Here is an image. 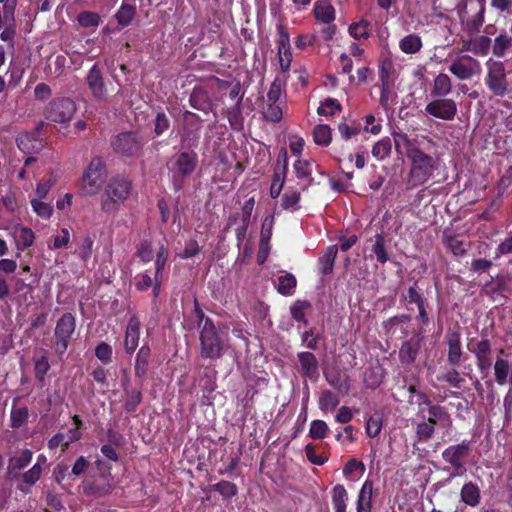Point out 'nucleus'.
<instances>
[{
    "label": "nucleus",
    "instance_id": "55",
    "mask_svg": "<svg viewBox=\"0 0 512 512\" xmlns=\"http://www.w3.org/2000/svg\"><path fill=\"white\" fill-rule=\"evenodd\" d=\"M512 39L507 36H498L493 44V54L497 57H502L506 50L510 47Z\"/></svg>",
    "mask_w": 512,
    "mask_h": 512
},
{
    "label": "nucleus",
    "instance_id": "21",
    "mask_svg": "<svg viewBox=\"0 0 512 512\" xmlns=\"http://www.w3.org/2000/svg\"><path fill=\"white\" fill-rule=\"evenodd\" d=\"M373 483L366 480L358 494L357 512H371Z\"/></svg>",
    "mask_w": 512,
    "mask_h": 512
},
{
    "label": "nucleus",
    "instance_id": "20",
    "mask_svg": "<svg viewBox=\"0 0 512 512\" xmlns=\"http://www.w3.org/2000/svg\"><path fill=\"white\" fill-rule=\"evenodd\" d=\"M12 235L16 241V246L20 250L30 247L35 239V234L32 229L17 225L12 230Z\"/></svg>",
    "mask_w": 512,
    "mask_h": 512
},
{
    "label": "nucleus",
    "instance_id": "11",
    "mask_svg": "<svg viewBox=\"0 0 512 512\" xmlns=\"http://www.w3.org/2000/svg\"><path fill=\"white\" fill-rule=\"evenodd\" d=\"M425 113L442 120H452L457 113V104L453 99L440 98L429 102Z\"/></svg>",
    "mask_w": 512,
    "mask_h": 512
},
{
    "label": "nucleus",
    "instance_id": "28",
    "mask_svg": "<svg viewBox=\"0 0 512 512\" xmlns=\"http://www.w3.org/2000/svg\"><path fill=\"white\" fill-rule=\"evenodd\" d=\"M296 278L293 274L285 272L277 279V291L282 295H292L296 288Z\"/></svg>",
    "mask_w": 512,
    "mask_h": 512
},
{
    "label": "nucleus",
    "instance_id": "24",
    "mask_svg": "<svg viewBox=\"0 0 512 512\" xmlns=\"http://www.w3.org/2000/svg\"><path fill=\"white\" fill-rule=\"evenodd\" d=\"M348 493L345 487L337 484L332 489V504L335 512H347Z\"/></svg>",
    "mask_w": 512,
    "mask_h": 512
},
{
    "label": "nucleus",
    "instance_id": "60",
    "mask_svg": "<svg viewBox=\"0 0 512 512\" xmlns=\"http://www.w3.org/2000/svg\"><path fill=\"white\" fill-rule=\"evenodd\" d=\"M17 144L19 149H21L23 152H29L30 150H39L41 148V143L38 141H35L32 143V137L30 135H21L17 139Z\"/></svg>",
    "mask_w": 512,
    "mask_h": 512
},
{
    "label": "nucleus",
    "instance_id": "44",
    "mask_svg": "<svg viewBox=\"0 0 512 512\" xmlns=\"http://www.w3.org/2000/svg\"><path fill=\"white\" fill-rule=\"evenodd\" d=\"M285 88V81L276 77L267 93V102H279Z\"/></svg>",
    "mask_w": 512,
    "mask_h": 512
},
{
    "label": "nucleus",
    "instance_id": "14",
    "mask_svg": "<svg viewBox=\"0 0 512 512\" xmlns=\"http://www.w3.org/2000/svg\"><path fill=\"white\" fill-rule=\"evenodd\" d=\"M423 404L428 407L427 421L446 429V432L449 433L452 428V419L445 409L438 405H432L428 400H425Z\"/></svg>",
    "mask_w": 512,
    "mask_h": 512
},
{
    "label": "nucleus",
    "instance_id": "58",
    "mask_svg": "<svg viewBox=\"0 0 512 512\" xmlns=\"http://www.w3.org/2000/svg\"><path fill=\"white\" fill-rule=\"evenodd\" d=\"M92 248L93 240L90 237L86 236L81 240L76 253L84 262H86L92 255Z\"/></svg>",
    "mask_w": 512,
    "mask_h": 512
},
{
    "label": "nucleus",
    "instance_id": "29",
    "mask_svg": "<svg viewBox=\"0 0 512 512\" xmlns=\"http://www.w3.org/2000/svg\"><path fill=\"white\" fill-rule=\"evenodd\" d=\"M452 90L451 79L447 74L440 73L434 79L432 94L436 96H446Z\"/></svg>",
    "mask_w": 512,
    "mask_h": 512
},
{
    "label": "nucleus",
    "instance_id": "61",
    "mask_svg": "<svg viewBox=\"0 0 512 512\" xmlns=\"http://www.w3.org/2000/svg\"><path fill=\"white\" fill-rule=\"evenodd\" d=\"M96 357L103 363L107 364L112 359V348L107 343H100L95 349Z\"/></svg>",
    "mask_w": 512,
    "mask_h": 512
},
{
    "label": "nucleus",
    "instance_id": "19",
    "mask_svg": "<svg viewBox=\"0 0 512 512\" xmlns=\"http://www.w3.org/2000/svg\"><path fill=\"white\" fill-rule=\"evenodd\" d=\"M140 323L136 318H131L126 329L124 346L127 353H132L138 346Z\"/></svg>",
    "mask_w": 512,
    "mask_h": 512
},
{
    "label": "nucleus",
    "instance_id": "54",
    "mask_svg": "<svg viewBox=\"0 0 512 512\" xmlns=\"http://www.w3.org/2000/svg\"><path fill=\"white\" fill-rule=\"evenodd\" d=\"M32 455H33V453L30 450H28V449L22 450L18 456L11 459L10 464H11L12 468L18 469V470L24 468L31 462Z\"/></svg>",
    "mask_w": 512,
    "mask_h": 512
},
{
    "label": "nucleus",
    "instance_id": "1",
    "mask_svg": "<svg viewBox=\"0 0 512 512\" xmlns=\"http://www.w3.org/2000/svg\"><path fill=\"white\" fill-rule=\"evenodd\" d=\"M132 183L122 175L112 177L104 187L101 195V210L106 214L115 213L127 201L131 194Z\"/></svg>",
    "mask_w": 512,
    "mask_h": 512
},
{
    "label": "nucleus",
    "instance_id": "53",
    "mask_svg": "<svg viewBox=\"0 0 512 512\" xmlns=\"http://www.w3.org/2000/svg\"><path fill=\"white\" fill-rule=\"evenodd\" d=\"M200 252V247L196 240L190 239L185 243L183 251L177 252L176 257L180 259H189Z\"/></svg>",
    "mask_w": 512,
    "mask_h": 512
},
{
    "label": "nucleus",
    "instance_id": "13",
    "mask_svg": "<svg viewBox=\"0 0 512 512\" xmlns=\"http://www.w3.org/2000/svg\"><path fill=\"white\" fill-rule=\"evenodd\" d=\"M197 164V155L194 152H181L177 154L173 161L171 170L174 174L182 176L190 175Z\"/></svg>",
    "mask_w": 512,
    "mask_h": 512
},
{
    "label": "nucleus",
    "instance_id": "52",
    "mask_svg": "<svg viewBox=\"0 0 512 512\" xmlns=\"http://www.w3.org/2000/svg\"><path fill=\"white\" fill-rule=\"evenodd\" d=\"M78 22L82 27H97L100 23V17L97 13L85 11L78 15Z\"/></svg>",
    "mask_w": 512,
    "mask_h": 512
},
{
    "label": "nucleus",
    "instance_id": "38",
    "mask_svg": "<svg viewBox=\"0 0 512 512\" xmlns=\"http://www.w3.org/2000/svg\"><path fill=\"white\" fill-rule=\"evenodd\" d=\"M328 383L333 386L338 392L347 394L350 390V382L348 376H341L340 374H326Z\"/></svg>",
    "mask_w": 512,
    "mask_h": 512
},
{
    "label": "nucleus",
    "instance_id": "39",
    "mask_svg": "<svg viewBox=\"0 0 512 512\" xmlns=\"http://www.w3.org/2000/svg\"><path fill=\"white\" fill-rule=\"evenodd\" d=\"M391 141L389 138H383L376 142L372 148V155L377 160H384L391 153Z\"/></svg>",
    "mask_w": 512,
    "mask_h": 512
},
{
    "label": "nucleus",
    "instance_id": "4",
    "mask_svg": "<svg viewBox=\"0 0 512 512\" xmlns=\"http://www.w3.org/2000/svg\"><path fill=\"white\" fill-rule=\"evenodd\" d=\"M457 13L469 32H477L484 22L485 0H463L457 5Z\"/></svg>",
    "mask_w": 512,
    "mask_h": 512
},
{
    "label": "nucleus",
    "instance_id": "43",
    "mask_svg": "<svg viewBox=\"0 0 512 512\" xmlns=\"http://www.w3.org/2000/svg\"><path fill=\"white\" fill-rule=\"evenodd\" d=\"M415 432L419 442H427L435 432V425L428 421H422L417 424Z\"/></svg>",
    "mask_w": 512,
    "mask_h": 512
},
{
    "label": "nucleus",
    "instance_id": "2",
    "mask_svg": "<svg viewBox=\"0 0 512 512\" xmlns=\"http://www.w3.org/2000/svg\"><path fill=\"white\" fill-rule=\"evenodd\" d=\"M196 313L200 321H204L200 332L201 356L207 359H218L228 348L225 339L219 335L211 319L196 307Z\"/></svg>",
    "mask_w": 512,
    "mask_h": 512
},
{
    "label": "nucleus",
    "instance_id": "16",
    "mask_svg": "<svg viewBox=\"0 0 512 512\" xmlns=\"http://www.w3.org/2000/svg\"><path fill=\"white\" fill-rule=\"evenodd\" d=\"M301 372L304 377L316 380L319 376L318 362L316 357L310 352H301L298 354Z\"/></svg>",
    "mask_w": 512,
    "mask_h": 512
},
{
    "label": "nucleus",
    "instance_id": "18",
    "mask_svg": "<svg viewBox=\"0 0 512 512\" xmlns=\"http://www.w3.org/2000/svg\"><path fill=\"white\" fill-rule=\"evenodd\" d=\"M169 255L168 248L165 244L161 243L158 247L157 253H156V259H155V285H154V295L157 296L160 290L161 285V275L162 270L165 267V264L167 262Z\"/></svg>",
    "mask_w": 512,
    "mask_h": 512
},
{
    "label": "nucleus",
    "instance_id": "42",
    "mask_svg": "<svg viewBox=\"0 0 512 512\" xmlns=\"http://www.w3.org/2000/svg\"><path fill=\"white\" fill-rule=\"evenodd\" d=\"M135 7L128 4H122L116 13V19L122 26H127L131 23L135 16Z\"/></svg>",
    "mask_w": 512,
    "mask_h": 512
},
{
    "label": "nucleus",
    "instance_id": "41",
    "mask_svg": "<svg viewBox=\"0 0 512 512\" xmlns=\"http://www.w3.org/2000/svg\"><path fill=\"white\" fill-rule=\"evenodd\" d=\"M264 116L272 122H279L283 116V104L281 102H267Z\"/></svg>",
    "mask_w": 512,
    "mask_h": 512
},
{
    "label": "nucleus",
    "instance_id": "63",
    "mask_svg": "<svg viewBox=\"0 0 512 512\" xmlns=\"http://www.w3.org/2000/svg\"><path fill=\"white\" fill-rule=\"evenodd\" d=\"M395 148L399 153H406L407 149L415 148L405 134H396L394 137Z\"/></svg>",
    "mask_w": 512,
    "mask_h": 512
},
{
    "label": "nucleus",
    "instance_id": "10",
    "mask_svg": "<svg viewBox=\"0 0 512 512\" xmlns=\"http://www.w3.org/2000/svg\"><path fill=\"white\" fill-rule=\"evenodd\" d=\"M75 327V317L71 313H65L57 321L55 327V349L57 353L63 354L67 350L69 339L74 333Z\"/></svg>",
    "mask_w": 512,
    "mask_h": 512
},
{
    "label": "nucleus",
    "instance_id": "30",
    "mask_svg": "<svg viewBox=\"0 0 512 512\" xmlns=\"http://www.w3.org/2000/svg\"><path fill=\"white\" fill-rule=\"evenodd\" d=\"M339 403L338 396L329 390L323 391L318 400L319 408L324 413L332 412Z\"/></svg>",
    "mask_w": 512,
    "mask_h": 512
},
{
    "label": "nucleus",
    "instance_id": "35",
    "mask_svg": "<svg viewBox=\"0 0 512 512\" xmlns=\"http://www.w3.org/2000/svg\"><path fill=\"white\" fill-rule=\"evenodd\" d=\"M418 340L411 339L405 342L399 352L402 362L411 363L416 359L418 353Z\"/></svg>",
    "mask_w": 512,
    "mask_h": 512
},
{
    "label": "nucleus",
    "instance_id": "22",
    "mask_svg": "<svg viewBox=\"0 0 512 512\" xmlns=\"http://www.w3.org/2000/svg\"><path fill=\"white\" fill-rule=\"evenodd\" d=\"M491 39L487 36L471 38L463 45V51H470L476 55H485L489 51Z\"/></svg>",
    "mask_w": 512,
    "mask_h": 512
},
{
    "label": "nucleus",
    "instance_id": "51",
    "mask_svg": "<svg viewBox=\"0 0 512 512\" xmlns=\"http://www.w3.org/2000/svg\"><path fill=\"white\" fill-rule=\"evenodd\" d=\"M327 424L322 420H314L310 424L309 435L313 439H323L328 432Z\"/></svg>",
    "mask_w": 512,
    "mask_h": 512
},
{
    "label": "nucleus",
    "instance_id": "36",
    "mask_svg": "<svg viewBox=\"0 0 512 512\" xmlns=\"http://www.w3.org/2000/svg\"><path fill=\"white\" fill-rule=\"evenodd\" d=\"M337 252L338 248L336 245H331L325 250L324 254L320 258L323 274H328L332 271Z\"/></svg>",
    "mask_w": 512,
    "mask_h": 512
},
{
    "label": "nucleus",
    "instance_id": "15",
    "mask_svg": "<svg viewBox=\"0 0 512 512\" xmlns=\"http://www.w3.org/2000/svg\"><path fill=\"white\" fill-rule=\"evenodd\" d=\"M114 149L124 155H133L140 149L141 143L134 133H122L113 142Z\"/></svg>",
    "mask_w": 512,
    "mask_h": 512
},
{
    "label": "nucleus",
    "instance_id": "26",
    "mask_svg": "<svg viewBox=\"0 0 512 512\" xmlns=\"http://www.w3.org/2000/svg\"><path fill=\"white\" fill-rule=\"evenodd\" d=\"M70 232L67 228H61L56 231L49 240L47 241V247L49 250H59L65 248L70 243Z\"/></svg>",
    "mask_w": 512,
    "mask_h": 512
},
{
    "label": "nucleus",
    "instance_id": "27",
    "mask_svg": "<svg viewBox=\"0 0 512 512\" xmlns=\"http://www.w3.org/2000/svg\"><path fill=\"white\" fill-rule=\"evenodd\" d=\"M286 172L287 161L286 156L284 155V165L282 168H276L274 178L270 187V195L272 198H277L280 195L285 182Z\"/></svg>",
    "mask_w": 512,
    "mask_h": 512
},
{
    "label": "nucleus",
    "instance_id": "7",
    "mask_svg": "<svg viewBox=\"0 0 512 512\" xmlns=\"http://www.w3.org/2000/svg\"><path fill=\"white\" fill-rule=\"evenodd\" d=\"M76 111V105L70 98H56L52 100L45 109V116L48 120L67 124Z\"/></svg>",
    "mask_w": 512,
    "mask_h": 512
},
{
    "label": "nucleus",
    "instance_id": "17",
    "mask_svg": "<svg viewBox=\"0 0 512 512\" xmlns=\"http://www.w3.org/2000/svg\"><path fill=\"white\" fill-rule=\"evenodd\" d=\"M494 376L498 385L512 383V361L509 362L499 355L494 363Z\"/></svg>",
    "mask_w": 512,
    "mask_h": 512
},
{
    "label": "nucleus",
    "instance_id": "23",
    "mask_svg": "<svg viewBox=\"0 0 512 512\" xmlns=\"http://www.w3.org/2000/svg\"><path fill=\"white\" fill-rule=\"evenodd\" d=\"M460 496L461 501L468 506L475 507L480 503V489L473 482H467L463 485Z\"/></svg>",
    "mask_w": 512,
    "mask_h": 512
},
{
    "label": "nucleus",
    "instance_id": "57",
    "mask_svg": "<svg viewBox=\"0 0 512 512\" xmlns=\"http://www.w3.org/2000/svg\"><path fill=\"white\" fill-rule=\"evenodd\" d=\"M56 181V175L54 173H51L47 179L43 180L37 185L36 196L39 199H44L47 196L50 188L56 183Z\"/></svg>",
    "mask_w": 512,
    "mask_h": 512
},
{
    "label": "nucleus",
    "instance_id": "59",
    "mask_svg": "<svg viewBox=\"0 0 512 512\" xmlns=\"http://www.w3.org/2000/svg\"><path fill=\"white\" fill-rule=\"evenodd\" d=\"M50 369L48 358L45 355L40 356L35 361V375L40 382H44L45 375Z\"/></svg>",
    "mask_w": 512,
    "mask_h": 512
},
{
    "label": "nucleus",
    "instance_id": "12",
    "mask_svg": "<svg viewBox=\"0 0 512 512\" xmlns=\"http://www.w3.org/2000/svg\"><path fill=\"white\" fill-rule=\"evenodd\" d=\"M86 81L89 90L95 99L102 102H106L108 100V88L98 64H94L90 68Z\"/></svg>",
    "mask_w": 512,
    "mask_h": 512
},
{
    "label": "nucleus",
    "instance_id": "47",
    "mask_svg": "<svg viewBox=\"0 0 512 512\" xmlns=\"http://www.w3.org/2000/svg\"><path fill=\"white\" fill-rule=\"evenodd\" d=\"M31 205L33 211L41 218L48 219L52 215L53 207L46 202H43L42 199H32Z\"/></svg>",
    "mask_w": 512,
    "mask_h": 512
},
{
    "label": "nucleus",
    "instance_id": "64",
    "mask_svg": "<svg viewBox=\"0 0 512 512\" xmlns=\"http://www.w3.org/2000/svg\"><path fill=\"white\" fill-rule=\"evenodd\" d=\"M446 243L452 253L456 256H461L466 251L464 243L457 237L447 238Z\"/></svg>",
    "mask_w": 512,
    "mask_h": 512
},
{
    "label": "nucleus",
    "instance_id": "46",
    "mask_svg": "<svg viewBox=\"0 0 512 512\" xmlns=\"http://www.w3.org/2000/svg\"><path fill=\"white\" fill-rule=\"evenodd\" d=\"M294 172L298 179L306 181L307 184L310 182L312 168L308 161L298 160L294 164Z\"/></svg>",
    "mask_w": 512,
    "mask_h": 512
},
{
    "label": "nucleus",
    "instance_id": "5",
    "mask_svg": "<svg viewBox=\"0 0 512 512\" xmlns=\"http://www.w3.org/2000/svg\"><path fill=\"white\" fill-rule=\"evenodd\" d=\"M105 179V166L101 158H93L82 176L84 194L92 196L99 192Z\"/></svg>",
    "mask_w": 512,
    "mask_h": 512
},
{
    "label": "nucleus",
    "instance_id": "40",
    "mask_svg": "<svg viewBox=\"0 0 512 512\" xmlns=\"http://www.w3.org/2000/svg\"><path fill=\"white\" fill-rule=\"evenodd\" d=\"M4 19L6 22V25L2 28L3 31L0 34V38L4 42H8L11 45L13 44V39L15 36V29H14V17L13 14H9L8 12L4 13Z\"/></svg>",
    "mask_w": 512,
    "mask_h": 512
},
{
    "label": "nucleus",
    "instance_id": "31",
    "mask_svg": "<svg viewBox=\"0 0 512 512\" xmlns=\"http://www.w3.org/2000/svg\"><path fill=\"white\" fill-rule=\"evenodd\" d=\"M315 17L324 22L331 23L335 19V9L327 2H317L314 7Z\"/></svg>",
    "mask_w": 512,
    "mask_h": 512
},
{
    "label": "nucleus",
    "instance_id": "25",
    "mask_svg": "<svg viewBox=\"0 0 512 512\" xmlns=\"http://www.w3.org/2000/svg\"><path fill=\"white\" fill-rule=\"evenodd\" d=\"M190 104L193 108L205 113L211 110V103L209 101L207 92L201 88L193 90L190 96Z\"/></svg>",
    "mask_w": 512,
    "mask_h": 512
},
{
    "label": "nucleus",
    "instance_id": "62",
    "mask_svg": "<svg viewBox=\"0 0 512 512\" xmlns=\"http://www.w3.org/2000/svg\"><path fill=\"white\" fill-rule=\"evenodd\" d=\"M28 418V410L26 408H15L11 411L12 426L18 428L22 426Z\"/></svg>",
    "mask_w": 512,
    "mask_h": 512
},
{
    "label": "nucleus",
    "instance_id": "56",
    "mask_svg": "<svg viewBox=\"0 0 512 512\" xmlns=\"http://www.w3.org/2000/svg\"><path fill=\"white\" fill-rule=\"evenodd\" d=\"M300 200V193L298 191H287L282 197L283 209L296 210Z\"/></svg>",
    "mask_w": 512,
    "mask_h": 512
},
{
    "label": "nucleus",
    "instance_id": "50",
    "mask_svg": "<svg viewBox=\"0 0 512 512\" xmlns=\"http://www.w3.org/2000/svg\"><path fill=\"white\" fill-rule=\"evenodd\" d=\"M396 95L392 92L390 83H382L380 104L384 109H388L395 102Z\"/></svg>",
    "mask_w": 512,
    "mask_h": 512
},
{
    "label": "nucleus",
    "instance_id": "6",
    "mask_svg": "<svg viewBox=\"0 0 512 512\" xmlns=\"http://www.w3.org/2000/svg\"><path fill=\"white\" fill-rule=\"evenodd\" d=\"M485 84L493 95L497 97L506 95L509 82L506 77L505 66L501 61H488Z\"/></svg>",
    "mask_w": 512,
    "mask_h": 512
},
{
    "label": "nucleus",
    "instance_id": "3",
    "mask_svg": "<svg viewBox=\"0 0 512 512\" xmlns=\"http://www.w3.org/2000/svg\"><path fill=\"white\" fill-rule=\"evenodd\" d=\"M407 157L411 161L409 185L416 187L426 183L437 167L434 158L418 148L407 149Z\"/></svg>",
    "mask_w": 512,
    "mask_h": 512
},
{
    "label": "nucleus",
    "instance_id": "45",
    "mask_svg": "<svg viewBox=\"0 0 512 512\" xmlns=\"http://www.w3.org/2000/svg\"><path fill=\"white\" fill-rule=\"evenodd\" d=\"M372 251L376 256V259L380 263H386L388 261V254L385 248V242L382 235L377 234L375 236V243L373 244Z\"/></svg>",
    "mask_w": 512,
    "mask_h": 512
},
{
    "label": "nucleus",
    "instance_id": "33",
    "mask_svg": "<svg viewBox=\"0 0 512 512\" xmlns=\"http://www.w3.org/2000/svg\"><path fill=\"white\" fill-rule=\"evenodd\" d=\"M313 139L317 145L328 146L332 140L331 129L326 124H319L313 130Z\"/></svg>",
    "mask_w": 512,
    "mask_h": 512
},
{
    "label": "nucleus",
    "instance_id": "32",
    "mask_svg": "<svg viewBox=\"0 0 512 512\" xmlns=\"http://www.w3.org/2000/svg\"><path fill=\"white\" fill-rule=\"evenodd\" d=\"M399 47L406 54H414L422 47L421 38L415 34H409L401 39Z\"/></svg>",
    "mask_w": 512,
    "mask_h": 512
},
{
    "label": "nucleus",
    "instance_id": "34",
    "mask_svg": "<svg viewBox=\"0 0 512 512\" xmlns=\"http://www.w3.org/2000/svg\"><path fill=\"white\" fill-rule=\"evenodd\" d=\"M370 25L368 20L361 19L349 26V34L354 39H367L370 36Z\"/></svg>",
    "mask_w": 512,
    "mask_h": 512
},
{
    "label": "nucleus",
    "instance_id": "49",
    "mask_svg": "<svg viewBox=\"0 0 512 512\" xmlns=\"http://www.w3.org/2000/svg\"><path fill=\"white\" fill-rule=\"evenodd\" d=\"M382 430V417L379 414L372 415L366 422V434L376 437Z\"/></svg>",
    "mask_w": 512,
    "mask_h": 512
},
{
    "label": "nucleus",
    "instance_id": "48",
    "mask_svg": "<svg viewBox=\"0 0 512 512\" xmlns=\"http://www.w3.org/2000/svg\"><path fill=\"white\" fill-rule=\"evenodd\" d=\"M341 110L340 104L333 98H327L317 109L319 115L332 116Z\"/></svg>",
    "mask_w": 512,
    "mask_h": 512
},
{
    "label": "nucleus",
    "instance_id": "37",
    "mask_svg": "<svg viewBox=\"0 0 512 512\" xmlns=\"http://www.w3.org/2000/svg\"><path fill=\"white\" fill-rule=\"evenodd\" d=\"M448 345H449V352H448V359L450 363L453 365H456L459 363L461 358V344H460V338L458 334H452L450 335L448 339Z\"/></svg>",
    "mask_w": 512,
    "mask_h": 512
},
{
    "label": "nucleus",
    "instance_id": "9",
    "mask_svg": "<svg viewBox=\"0 0 512 512\" xmlns=\"http://www.w3.org/2000/svg\"><path fill=\"white\" fill-rule=\"evenodd\" d=\"M470 443L462 441L459 444L451 445L442 452V458L445 462L449 463L454 469L455 473L452 476H461L465 473L466 469L464 466L463 459L470 452Z\"/></svg>",
    "mask_w": 512,
    "mask_h": 512
},
{
    "label": "nucleus",
    "instance_id": "8",
    "mask_svg": "<svg viewBox=\"0 0 512 512\" xmlns=\"http://www.w3.org/2000/svg\"><path fill=\"white\" fill-rule=\"evenodd\" d=\"M449 72L459 80H469L481 73V64L473 57L463 54L450 60Z\"/></svg>",
    "mask_w": 512,
    "mask_h": 512
}]
</instances>
